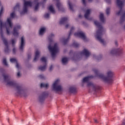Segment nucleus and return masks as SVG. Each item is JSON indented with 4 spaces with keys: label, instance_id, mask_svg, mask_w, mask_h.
I'll list each match as a JSON object with an SVG mask.
<instances>
[{
    "label": "nucleus",
    "instance_id": "1",
    "mask_svg": "<svg viewBox=\"0 0 125 125\" xmlns=\"http://www.w3.org/2000/svg\"><path fill=\"white\" fill-rule=\"evenodd\" d=\"M2 77L4 80V83L9 85V86H15L17 93L21 96H24V97H27L28 96V91L27 89L22 86L18 85L16 83L15 81L11 80L10 76L8 74H3Z\"/></svg>",
    "mask_w": 125,
    "mask_h": 125
},
{
    "label": "nucleus",
    "instance_id": "2",
    "mask_svg": "<svg viewBox=\"0 0 125 125\" xmlns=\"http://www.w3.org/2000/svg\"><path fill=\"white\" fill-rule=\"evenodd\" d=\"M93 72L99 79H100L104 83H110L111 80L114 77L115 73L111 70L108 69L105 72V74L100 73V70L97 69H93Z\"/></svg>",
    "mask_w": 125,
    "mask_h": 125
},
{
    "label": "nucleus",
    "instance_id": "3",
    "mask_svg": "<svg viewBox=\"0 0 125 125\" xmlns=\"http://www.w3.org/2000/svg\"><path fill=\"white\" fill-rule=\"evenodd\" d=\"M2 13H3V7H2L0 10V17L1 16ZM11 21V18H8L6 22H2V21L0 20V29L1 32H2V30L6 28L7 34L8 35L10 34V30L12 29L13 26Z\"/></svg>",
    "mask_w": 125,
    "mask_h": 125
},
{
    "label": "nucleus",
    "instance_id": "4",
    "mask_svg": "<svg viewBox=\"0 0 125 125\" xmlns=\"http://www.w3.org/2000/svg\"><path fill=\"white\" fill-rule=\"evenodd\" d=\"M94 24L97 26L98 30L97 31L96 34L95 35V38L98 41L102 44L105 45L106 44V42L102 39V35L104 34L105 32V29L102 27L101 24L98 21H94Z\"/></svg>",
    "mask_w": 125,
    "mask_h": 125
},
{
    "label": "nucleus",
    "instance_id": "5",
    "mask_svg": "<svg viewBox=\"0 0 125 125\" xmlns=\"http://www.w3.org/2000/svg\"><path fill=\"white\" fill-rule=\"evenodd\" d=\"M54 34H51L48 37V42H49V45L48 46V48L51 53L52 58H54V57H55L56 56V54L59 51V49L58 48L57 43H55L54 46L51 47V44H52V42H53V40L52 39L54 38Z\"/></svg>",
    "mask_w": 125,
    "mask_h": 125
},
{
    "label": "nucleus",
    "instance_id": "6",
    "mask_svg": "<svg viewBox=\"0 0 125 125\" xmlns=\"http://www.w3.org/2000/svg\"><path fill=\"white\" fill-rule=\"evenodd\" d=\"M34 5H35V11H37L39 8V5H40V3H39V2L35 1L34 2H32L31 1H24L22 11L21 12V15H23V14H25L28 12V8H29V6L32 7V6H34Z\"/></svg>",
    "mask_w": 125,
    "mask_h": 125
},
{
    "label": "nucleus",
    "instance_id": "7",
    "mask_svg": "<svg viewBox=\"0 0 125 125\" xmlns=\"http://www.w3.org/2000/svg\"><path fill=\"white\" fill-rule=\"evenodd\" d=\"M52 90L55 92H61L64 90L63 86L60 84V80H56L52 84Z\"/></svg>",
    "mask_w": 125,
    "mask_h": 125
},
{
    "label": "nucleus",
    "instance_id": "8",
    "mask_svg": "<svg viewBox=\"0 0 125 125\" xmlns=\"http://www.w3.org/2000/svg\"><path fill=\"white\" fill-rule=\"evenodd\" d=\"M116 15L118 16H120V15L121 16L119 23L122 25V24H123V23L125 21V11L121 9L116 13Z\"/></svg>",
    "mask_w": 125,
    "mask_h": 125
},
{
    "label": "nucleus",
    "instance_id": "9",
    "mask_svg": "<svg viewBox=\"0 0 125 125\" xmlns=\"http://www.w3.org/2000/svg\"><path fill=\"white\" fill-rule=\"evenodd\" d=\"M74 36L76 37V38H80V39L83 40L84 42H87V41H88V39L86 38L85 34L83 31L74 33Z\"/></svg>",
    "mask_w": 125,
    "mask_h": 125
},
{
    "label": "nucleus",
    "instance_id": "10",
    "mask_svg": "<svg viewBox=\"0 0 125 125\" xmlns=\"http://www.w3.org/2000/svg\"><path fill=\"white\" fill-rule=\"evenodd\" d=\"M48 95V92H44L42 94H41L38 98V100L40 103H42L44 100L45 99V96H47Z\"/></svg>",
    "mask_w": 125,
    "mask_h": 125
},
{
    "label": "nucleus",
    "instance_id": "11",
    "mask_svg": "<svg viewBox=\"0 0 125 125\" xmlns=\"http://www.w3.org/2000/svg\"><path fill=\"white\" fill-rule=\"evenodd\" d=\"M2 40L6 46V48H5V52L6 53H8L9 51H10V50H9V47H8V42H7V40L3 37V36L2 35V34H1Z\"/></svg>",
    "mask_w": 125,
    "mask_h": 125
},
{
    "label": "nucleus",
    "instance_id": "12",
    "mask_svg": "<svg viewBox=\"0 0 125 125\" xmlns=\"http://www.w3.org/2000/svg\"><path fill=\"white\" fill-rule=\"evenodd\" d=\"M24 47H25V39L22 37L21 38V44L19 47L20 52H23L24 51Z\"/></svg>",
    "mask_w": 125,
    "mask_h": 125
},
{
    "label": "nucleus",
    "instance_id": "13",
    "mask_svg": "<svg viewBox=\"0 0 125 125\" xmlns=\"http://www.w3.org/2000/svg\"><path fill=\"white\" fill-rule=\"evenodd\" d=\"M20 29H21V26H20V25H18L14 28L13 35L15 37H18V35H19L18 30H20Z\"/></svg>",
    "mask_w": 125,
    "mask_h": 125
},
{
    "label": "nucleus",
    "instance_id": "14",
    "mask_svg": "<svg viewBox=\"0 0 125 125\" xmlns=\"http://www.w3.org/2000/svg\"><path fill=\"white\" fill-rule=\"evenodd\" d=\"M87 87H89V88L93 89L94 91L96 90V85L94 84V83L92 82H88L87 83Z\"/></svg>",
    "mask_w": 125,
    "mask_h": 125
},
{
    "label": "nucleus",
    "instance_id": "15",
    "mask_svg": "<svg viewBox=\"0 0 125 125\" xmlns=\"http://www.w3.org/2000/svg\"><path fill=\"white\" fill-rule=\"evenodd\" d=\"M92 78H93V76H87V77L83 78V79L82 80V84H81L82 86H83L84 83H87V82L90 81V79H92Z\"/></svg>",
    "mask_w": 125,
    "mask_h": 125
},
{
    "label": "nucleus",
    "instance_id": "16",
    "mask_svg": "<svg viewBox=\"0 0 125 125\" xmlns=\"http://www.w3.org/2000/svg\"><path fill=\"white\" fill-rule=\"evenodd\" d=\"M81 55H84L86 57H88L90 55V52L87 49H84L81 52Z\"/></svg>",
    "mask_w": 125,
    "mask_h": 125
},
{
    "label": "nucleus",
    "instance_id": "17",
    "mask_svg": "<svg viewBox=\"0 0 125 125\" xmlns=\"http://www.w3.org/2000/svg\"><path fill=\"white\" fill-rule=\"evenodd\" d=\"M116 3L118 6L121 8V7L125 5V0H117Z\"/></svg>",
    "mask_w": 125,
    "mask_h": 125
},
{
    "label": "nucleus",
    "instance_id": "18",
    "mask_svg": "<svg viewBox=\"0 0 125 125\" xmlns=\"http://www.w3.org/2000/svg\"><path fill=\"white\" fill-rule=\"evenodd\" d=\"M99 18L102 23H105L106 22V19L104 16V14H103V13H100Z\"/></svg>",
    "mask_w": 125,
    "mask_h": 125
},
{
    "label": "nucleus",
    "instance_id": "19",
    "mask_svg": "<svg viewBox=\"0 0 125 125\" xmlns=\"http://www.w3.org/2000/svg\"><path fill=\"white\" fill-rule=\"evenodd\" d=\"M90 12H91V10L90 9H87L86 10L85 14H84V17L86 19H87L88 20H90V18H89V15H90Z\"/></svg>",
    "mask_w": 125,
    "mask_h": 125
},
{
    "label": "nucleus",
    "instance_id": "20",
    "mask_svg": "<svg viewBox=\"0 0 125 125\" xmlns=\"http://www.w3.org/2000/svg\"><path fill=\"white\" fill-rule=\"evenodd\" d=\"M41 52L39 50H37L35 52V56L34 59V62H36V61H38V59H39V57H40V54Z\"/></svg>",
    "mask_w": 125,
    "mask_h": 125
},
{
    "label": "nucleus",
    "instance_id": "21",
    "mask_svg": "<svg viewBox=\"0 0 125 125\" xmlns=\"http://www.w3.org/2000/svg\"><path fill=\"white\" fill-rule=\"evenodd\" d=\"M68 91L69 93H76V92H77V90L75 87L70 86L68 89Z\"/></svg>",
    "mask_w": 125,
    "mask_h": 125
},
{
    "label": "nucleus",
    "instance_id": "22",
    "mask_svg": "<svg viewBox=\"0 0 125 125\" xmlns=\"http://www.w3.org/2000/svg\"><path fill=\"white\" fill-rule=\"evenodd\" d=\"M67 21H68V18H63L60 20V24L61 25H62L63 24H65V23H66Z\"/></svg>",
    "mask_w": 125,
    "mask_h": 125
},
{
    "label": "nucleus",
    "instance_id": "23",
    "mask_svg": "<svg viewBox=\"0 0 125 125\" xmlns=\"http://www.w3.org/2000/svg\"><path fill=\"white\" fill-rule=\"evenodd\" d=\"M61 42H62L63 44H66L67 42H68V41H69V38L67 39H65L64 38H62L60 39Z\"/></svg>",
    "mask_w": 125,
    "mask_h": 125
},
{
    "label": "nucleus",
    "instance_id": "24",
    "mask_svg": "<svg viewBox=\"0 0 125 125\" xmlns=\"http://www.w3.org/2000/svg\"><path fill=\"white\" fill-rule=\"evenodd\" d=\"M46 29L45 27H42L40 29L39 31V35L40 36H42L44 33H45Z\"/></svg>",
    "mask_w": 125,
    "mask_h": 125
},
{
    "label": "nucleus",
    "instance_id": "25",
    "mask_svg": "<svg viewBox=\"0 0 125 125\" xmlns=\"http://www.w3.org/2000/svg\"><path fill=\"white\" fill-rule=\"evenodd\" d=\"M48 9L49 10V11H50V12L51 13H52L53 14H55V13H56V11H55V9H54V8L53 7V6L52 5H50L49 8Z\"/></svg>",
    "mask_w": 125,
    "mask_h": 125
},
{
    "label": "nucleus",
    "instance_id": "26",
    "mask_svg": "<svg viewBox=\"0 0 125 125\" xmlns=\"http://www.w3.org/2000/svg\"><path fill=\"white\" fill-rule=\"evenodd\" d=\"M41 87H44L45 88H48L49 84L48 83H42L40 85Z\"/></svg>",
    "mask_w": 125,
    "mask_h": 125
},
{
    "label": "nucleus",
    "instance_id": "27",
    "mask_svg": "<svg viewBox=\"0 0 125 125\" xmlns=\"http://www.w3.org/2000/svg\"><path fill=\"white\" fill-rule=\"evenodd\" d=\"M47 67V65L45 64L44 66H41L39 67V70L40 71H45L46 70V68Z\"/></svg>",
    "mask_w": 125,
    "mask_h": 125
},
{
    "label": "nucleus",
    "instance_id": "28",
    "mask_svg": "<svg viewBox=\"0 0 125 125\" xmlns=\"http://www.w3.org/2000/svg\"><path fill=\"white\" fill-rule=\"evenodd\" d=\"M62 62L63 65H66L68 62V59L67 58H63L62 60Z\"/></svg>",
    "mask_w": 125,
    "mask_h": 125
},
{
    "label": "nucleus",
    "instance_id": "29",
    "mask_svg": "<svg viewBox=\"0 0 125 125\" xmlns=\"http://www.w3.org/2000/svg\"><path fill=\"white\" fill-rule=\"evenodd\" d=\"M67 4L68 5V6L69 7V9H70V10L71 11H73V4H72V3L71 2V1H68L67 2Z\"/></svg>",
    "mask_w": 125,
    "mask_h": 125
},
{
    "label": "nucleus",
    "instance_id": "30",
    "mask_svg": "<svg viewBox=\"0 0 125 125\" xmlns=\"http://www.w3.org/2000/svg\"><path fill=\"white\" fill-rule=\"evenodd\" d=\"M110 54L111 55H114V54H117V50L116 49H113L110 52Z\"/></svg>",
    "mask_w": 125,
    "mask_h": 125
},
{
    "label": "nucleus",
    "instance_id": "31",
    "mask_svg": "<svg viewBox=\"0 0 125 125\" xmlns=\"http://www.w3.org/2000/svg\"><path fill=\"white\" fill-rule=\"evenodd\" d=\"M16 68H17L18 71L21 69V65H20L18 62L16 63Z\"/></svg>",
    "mask_w": 125,
    "mask_h": 125
},
{
    "label": "nucleus",
    "instance_id": "32",
    "mask_svg": "<svg viewBox=\"0 0 125 125\" xmlns=\"http://www.w3.org/2000/svg\"><path fill=\"white\" fill-rule=\"evenodd\" d=\"M116 53L119 55L122 54V53H123V49L122 48L116 49Z\"/></svg>",
    "mask_w": 125,
    "mask_h": 125
},
{
    "label": "nucleus",
    "instance_id": "33",
    "mask_svg": "<svg viewBox=\"0 0 125 125\" xmlns=\"http://www.w3.org/2000/svg\"><path fill=\"white\" fill-rule=\"evenodd\" d=\"M93 57L94 59H96L97 60H100L101 59V56H96V55H93Z\"/></svg>",
    "mask_w": 125,
    "mask_h": 125
},
{
    "label": "nucleus",
    "instance_id": "34",
    "mask_svg": "<svg viewBox=\"0 0 125 125\" xmlns=\"http://www.w3.org/2000/svg\"><path fill=\"white\" fill-rule=\"evenodd\" d=\"M10 61L11 63H15L16 64L18 62H17V60L15 58H11Z\"/></svg>",
    "mask_w": 125,
    "mask_h": 125
},
{
    "label": "nucleus",
    "instance_id": "35",
    "mask_svg": "<svg viewBox=\"0 0 125 125\" xmlns=\"http://www.w3.org/2000/svg\"><path fill=\"white\" fill-rule=\"evenodd\" d=\"M11 42L12 46H14V45L16 43V39H11Z\"/></svg>",
    "mask_w": 125,
    "mask_h": 125
},
{
    "label": "nucleus",
    "instance_id": "36",
    "mask_svg": "<svg viewBox=\"0 0 125 125\" xmlns=\"http://www.w3.org/2000/svg\"><path fill=\"white\" fill-rule=\"evenodd\" d=\"M73 46H74V47H79L80 46V44L77 42H74L73 43Z\"/></svg>",
    "mask_w": 125,
    "mask_h": 125
},
{
    "label": "nucleus",
    "instance_id": "37",
    "mask_svg": "<svg viewBox=\"0 0 125 125\" xmlns=\"http://www.w3.org/2000/svg\"><path fill=\"white\" fill-rule=\"evenodd\" d=\"M3 64H4L5 66H8V64H7V62H6V59L5 58L3 59Z\"/></svg>",
    "mask_w": 125,
    "mask_h": 125
},
{
    "label": "nucleus",
    "instance_id": "38",
    "mask_svg": "<svg viewBox=\"0 0 125 125\" xmlns=\"http://www.w3.org/2000/svg\"><path fill=\"white\" fill-rule=\"evenodd\" d=\"M74 30H75V28L74 27H72L70 29V32L69 34V37H70V36H71V34H72V33H73V32H74Z\"/></svg>",
    "mask_w": 125,
    "mask_h": 125
},
{
    "label": "nucleus",
    "instance_id": "39",
    "mask_svg": "<svg viewBox=\"0 0 125 125\" xmlns=\"http://www.w3.org/2000/svg\"><path fill=\"white\" fill-rule=\"evenodd\" d=\"M19 4H17L16 6L14 8V10H19Z\"/></svg>",
    "mask_w": 125,
    "mask_h": 125
},
{
    "label": "nucleus",
    "instance_id": "40",
    "mask_svg": "<svg viewBox=\"0 0 125 125\" xmlns=\"http://www.w3.org/2000/svg\"><path fill=\"white\" fill-rule=\"evenodd\" d=\"M110 8H107L106 10V13L107 15H109L110 14Z\"/></svg>",
    "mask_w": 125,
    "mask_h": 125
},
{
    "label": "nucleus",
    "instance_id": "41",
    "mask_svg": "<svg viewBox=\"0 0 125 125\" xmlns=\"http://www.w3.org/2000/svg\"><path fill=\"white\" fill-rule=\"evenodd\" d=\"M42 62H44V63H46V58L45 57H42L41 59Z\"/></svg>",
    "mask_w": 125,
    "mask_h": 125
},
{
    "label": "nucleus",
    "instance_id": "42",
    "mask_svg": "<svg viewBox=\"0 0 125 125\" xmlns=\"http://www.w3.org/2000/svg\"><path fill=\"white\" fill-rule=\"evenodd\" d=\"M39 78L41 79L42 80H44V79H45V76L42 74H41L40 75H39Z\"/></svg>",
    "mask_w": 125,
    "mask_h": 125
},
{
    "label": "nucleus",
    "instance_id": "43",
    "mask_svg": "<svg viewBox=\"0 0 125 125\" xmlns=\"http://www.w3.org/2000/svg\"><path fill=\"white\" fill-rule=\"evenodd\" d=\"M53 68H54L53 65H51L50 66V67H49V71L50 72H51V71H52V70H53Z\"/></svg>",
    "mask_w": 125,
    "mask_h": 125
},
{
    "label": "nucleus",
    "instance_id": "44",
    "mask_svg": "<svg viewBox=\"0 0 125 125\" xmlns=\"http://www.w3.org/2000/svg\"><path fill=\"white\" fill-rule=\"evenodd\" d=\"M44 17H45V18H49V14L47 13V14H45Z\"/></svg>",
    "mask_w": 125,
    "mask_h": 125
},
{
    "label": "nucleus",
    "instance_id": "45",
    "mask_svg": "<svg viewBox=\"0 0 125 125\" xmlns=\"http://www.w3.org/2000/svg\"><path fill=\"white\" fill-rule=\"evenodd\" d=\"M17 77H18V78H20L21 77V73H20V72L17 73Z\"/></svg>",
    "mask_w": 125,
    "mask_h": 125
},
{
    "label": "nucleus",
    "instance_id": "46",
    "mask_svg": "<svg viewBox=\"0 0 125 125\" xmlns=\"http://www.w3.org/2000/svg\"><path fill=\"white\" fill-rule=\"evenodd\" d=\"M15 15V13H14V12H13L10 14V16L11 17H12V18H13Z\"/></svg>",
    "mask_w": 125,
    "mask_h": 125
},
{
    "label": "nucleus",
    "instance_id": "47",
    "mask_svg": "<svg viewBox=\"0 0 125 125\" xmlns=\"http://www.w3.org/2000/svg\"><path fill=\"white\" fill-rule=\"evenodd\" d=\"M83 4V5H85V4H86V2H85V0H82Z\"/></svg>",
    "mask_w": 125,
    "mask_h": 125
},
{
    "label": "nucleus",
    "instance_id": "48",
    "mask_svg": "<svg viewBox=\"0 0 125 125\" xmlns=\"http://www.w3.org/2000/svg\"><path fill=\"white\" fill-rule=\"evenodd\" d=\"M13 53H16V48H13Z\"/></svg>",
    "mask_w": 125,
    "mask_h": 125
},
{
    "label": "nucleus",
    "instance_id": "49",
    "mask_svg": "<svg viewBox=\"0 0 125 125\" xmlns=\"http://www.w3.org/2000/svg\"><path fill=\"white\" fill-rule=\"evenodd\" d=\"M69 26H70V24H66L65 25V28H66V29L68 28Z\"/></svg>",
    "mask_w": 125,
    "mask_h": 125
},
{
    "label": "nucleus",
    "instance_id": "50",
    "mask_svg": "<svg viewBox=\"0 0 125 125\" xmlns=\"http://www.w3.org/2000/svg\"><path fill=\"white\" fill-rule=\"evenodd\" d=\"M94 121L95 123H96L97 124H98V121H97V119H94Z\"/></svg>",
    "mask_w": 125,
    "mask_h": 125
},
{
    "label": "nucleus",
    "instance_id": "51",
    "mask_svg": "<svg viewBox=\"0 0 125 125\" xmlns=\"http://www.w3.org/2000/svg\"><path fill=\"white\" fill-rule=\"evenodd\" d=\"M115 45H118V42L115 41Z\"/></svg>",
    "mask_w": 125,
    "mask_h": 125
},
{
    "label": "nucleus",
    "instance_id": "52",
    "mask_svg": "<svg viewBox=\"0 0 125 125\" xmlns=\"http://www.w3.org/2000/svg\"><path fill=\"white\" fill-rule=\"evenodd\" d=\"M28 59H30V58H31V55H28Z\"/></svg>",
    "mask_w": 125,
    "mask_h": 125
},
{
    "label": "nucleus",
    "instance_id": "53",
    "mask_svg": "<svg viewBox=\"0 0 125 125\" xmlns=\"http://www.w3.org/2000/svg\"><path fill=\"white\" fill-rule=\"evenodd\" d=\"M88 1H89V2H92V1H93V0H88Z\"/></svg>",
    "mask_w": 125,
    "mask_h": 125
},
{
    "label": "nucleus",
    "instance_id": "54",
    "mask_svg": "<svg viewBox=\"0 0 125 125\" xmlns=\"http://www.w3.org/2000/svg\"><path fill=\"white\" fill-rule=\"evenodd\" d=\"M123 125H125V120L123 121V123H122Z\"/></svg>",
    "mask_w": 125,
    "mask_h": 125
},
{
    "label": "nucleus",
    "instance_id": "55",
    "mask_svg": "<svg viewBox=\"0 0 125 125\" xmlns=\"http://www.w3.org/2000/svg\"><path fill=\"white\" fill-rule=\"evenodd\" d=\"M79 18H82V15H79Z\"/></svg>",
    "mask_w": 125,
    "mask_h": 125
},
{
    "label": "nucleus",
    "instance_id": "56",
    "mask_svg": "<svg viewBox=\"0 0 125 125\" xmlns=\"http://www.w3.org/2000/svg\"><path fill=\"white\" fill-rule=\"evenodd\" d=\"M47 0H43V2H45V1H46Z\"/></svg>",
    "mask_w": 125,
    "mask_h": 125
},
{
    "label": "nucleus",
    "instance_id": "57",
    "mask_svg": "<svg viewBox=\"0 0 125 125\" xmlns=\"http://www.w3.org/2000/svg\"><path fill=\"white\" fill-rule=\"evenodd\" d=\"M106 0V1H107L108 2V0Z\"/></svg>",
    "mask_w": 125,
    "mask_h": 125
}]
</instances>
